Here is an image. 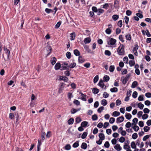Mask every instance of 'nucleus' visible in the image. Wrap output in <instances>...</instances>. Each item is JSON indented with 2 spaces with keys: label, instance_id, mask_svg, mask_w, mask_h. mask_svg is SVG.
Listing matches in <instances>:
<instances>
[{
  "label": "nucleus",
  "instance_id": "2",
  "mask_svg": "<svg viewBox=\"0 0 151 151\" xmlns=\"http://www.w3.org/2000/svg\"><path fill=\"white\" fill-rule=\"evenodd\" d=\"M124 46L121 44L118 48L117 52L119 55H123L124 54Z\"/></svg>",
  "mask_w": 151,
  "mask_h": 151
},
{
  "label": "nucleus",
  "instance_id": "10",
  "mask_svg": "<svg viewBox=\"0 0 151 151\" xmlns=\"http://www.w3.org/2000/svg\"><path fill=\"white\" fill-rule=\"evenodd\" d=\"M79 93L80 94L81 96L82 97L81 98V99L83 101H86V96L82 93L81 92H80Z\"/></svg>",
  "mask_w": 151,
  "mask_h": 151
},
{
  "label": "nucleus",
  "instance_id": "14",
  "mask_svg": "<svg viewBox=\"0 0 151 151\" xmlns=\"http://www.w3.org/2000/svg\"><path fill=\"white\" fill-rule=\"evenodd\" d=\"M84 42L85 44L88 43L91 41V39L90 37H88L85 38Z\"/></svg>",
  "mask_w": 151,
  "mask_h": 151
},
{
  "label": "nucleus",
  "instance_id": "19",
  "mask_svg": "<svg viewBox=\"0 0 151 151\" xmlns=\"http://www.w3.org/2000/svg\"><path fill=\"white\" fill-rule=\"evenodd\" d=\"M136 145L135 142L134 141L132 142L131 143V147L133 149H136Z\"/></svg>",
  "mask_w": 151,
  "mask_h": 151
},
{
  "label": "nucleus",
  "instance_id": "58",
  "mask_svg": "<svg viewBox=\"0 0 151 151\" xmlns=\"http://www.w3.org/2000/svg\"><path fill=\"white\" fill-rule=\"evenodd\" d=\"M131 124L130 122H128L125 125V127L127 128H129L131 127Z\"/></svg>",
  "mask_w": 151,
  "mask_h": 151
},
{
  "label": "nucleus",
  "instance_id": "28",
  "mask_svg": "<svg viewBox=\"0 0 151 151\" xmlns=\"http://www.w3.org/2000/svg\"><path fill=\"white\" fill-rule=\"evenodd\" d=\"M87 147V144L85 142H83L82 143L81 146V147L83 149H86Z\"/></svg>",
  "mask_w": 151,
  "mask_h": 151
},
{
  "label": "nucleus",
  "instance_id": "52",
  "mask_svg": "<svg viewBox=\"0 0 151 151\" xmlns=\"http://www.w3.org/2000/svg\"><path fill=\"white\" fill-rule=\"evenodd\" d=\"M14 114L13 113H10L9 114V118L11 119H14Z\"/></svg>",
  "mask_w": 151,
  "mask_h": 151
},
{
  "label": "nucleus",
  "instance_id": "22",
  "mask_svg": "<svg viewBox=\"0 0 151 151\" xmlns=\"http://www.w3.org/2000/svg\"><path fill=\"white\" fill-rule=\"evenodd\" d=\"M74 119L73 118H70L68 121V124H72L73 123Z\"/></svg>",
  "mask_w": 151,
  "mask_h": 151
},
{
  "label": "nucleus",
  "instance_id": "8",
  "mask_svg": "<svg viewBox=\"0 0 151 151\" xmlns=\"http://www.w3.org/2000/svg\"><path fill=\"white\" fill-rule=\"evenodd\" d=\"M114 148L117 151H120L122 149V148L119 144H116L114 147Z\"/></svg>",
  "mask_w": 151,
  "mask_h": 151
},
{
  "label": "nucleus",
  "instance_id": "32",
  "mask_svg": "<svg viewBox=\"0 0 151 151\" xmlns=\"http://www.w3.org/2000/svg\"><path fill=\"white\" fill-rule=\"evenodd\" d=\"M73 52L74 54L76 56H79L80 55L79 51L77 49L74 50Z\"/></svg>",
  "mask_w": 151,
  "mask_h": 151
},
{
  "label": "nucleus",
  "instance_id": "17",
  "mask_svg": "<svg viewBox=\"0 0 151 151\" xmlns=\"http://www.w3.org/2000/svg\"><path fill=\"white\" fill-rule=\"evenodd\" d=\"M138 85V83L137 81H134L131 87L132 88H135Z\"/></svg>",
  "mask_w": 151,
  "mask_h": 151
},
{
  "label": "nucleus",
  "instance_id": "47",
  "mask_svg": "<svg viewBox=\"0 0 151 151\" xmlns=\"http://www.w3.org/2000/svg\"><path fill=\"white\" fill-rule=\"evenodd\" d=\"M145 114H148L149 113L150 110L147 108H145L143 110Z\"/></svg>",
  "mask_w": 151,
  "mask_h": 151
},
{
  "label": "nucleus",
  "instance_id": "48",
  "mask_svg": "<svg viewBox=\"0 0 151 151\" xmlns=\"http://www.w3.org/2000/svg\"><path fill=\"white\" fill-rule=\"evenodd\" d=\"M150 129V127L148 126H145L144 128V130L145 132H147Z\"/></svg>",
  "mask_w": 151,
  "mask_h": 151
},
{
  "label": "nucleus",
  "instance_id": "40",
  "mask_svg": "<svg viewBox=\"0 0 151 151\" xmlns=\"http://www.w3.org/2000/svg\"><path fill=\"white\" fill-rule=\"evenodd\" d=\"M125 140V139L124 137H121L119 139V141L121 143L124 142Z\"/></svg>",
  "mask_w": 151,
  "mask_h": 151
},
{
  "label": "nucleus",
  "instance_id": "42",
  "mask_svg": "<svg viewBox=\"0 0 151 151\" xmlns=\"http://www.w3.org/2000/svg\"><path fill=\"white\" fill-rule=\"evenodd\" d=\"M141 139H137L136 141V144L137 145L140 147Z\"/></svg>",
  "mask_w": 151,
  "mask_h": 151
},
{
  "label": "nucleus",
  "instance_id": "15",
  "mask_svg": "<svg viewBox=\"0 0 151 151\" xmlns=\"http://www.w3.org/2000/svg\"><path fill=\"white\" fill-rule=\"evenodd\" d=\"M61 66V65L60 63H57L55 65V70H57L59 69Z\"/></svg>",
  "mask_w": 151,
  "mask_h": 151
},
{
  "label": "nucleus",
  "instance_id": "21",
  "mask_svg": "<svg viewBox=\"0 0 151 151\" xmlns=\"http://www.w3.org/2000/svg\"><path fill=\"white\" fill-rule=\"evenodd\" d=\"M97 14L98 15H100L101 14L103 13L104 12V10L101 9H98Z\"/></svg>",
  "mask_w": 151,
  "mask_h": 151
},
{
  "label": "nucleus",
  "instance_id": "46",
  "mask_svg": "<svg viewBox=\"0 0 151 151\" xmlns=\"http://www.w3.org/2000/svg\"><path fill=\"white\" fill-rule=\"evenodd\" d=\"M87 135V133L86 132H84L82 134L81 138L83 139H85Z\"/></svg>",
  "mask_w": 151,
  "mask_h": 151
},
{
  "label": "nucleus",
  "instance_id": "59",
  "mask_svg": "<svg viewBox=\"0 0 151 151\" xmlns=\"http://www.w3.org/2000/svg\"><path fill=\"white\" fill-rule=\"evenodd\" d=\"M109 6V4L108 3H105L103 5V8L107 9Z\"/></svg>",
  "mask_w": 151,
  "mask_h": 151
},
{
  "label": "nucleus",
  "instance_id": "24",
  "mask_svg": "<svg viewBox=\"0 0 151 151\" xmlns=\"http://www.w3.org/2000/svg\"><path fill=\"white\" fill-rule=\"evenodd\" d=\"M56 59L55 57H53L52 58L51 60V63L52 65H54L56 62Z\"/></svg>",
  "mask_w": 151,
  "mask_h": 151
},
{
  "label": "nucleus",
  "instance_id": "4",
  "mask_svg": "<svg viewBox=\"0 0 151 151\" xmlns=\"http://www.w3.org/2000/svg\"><path fill=\"white\" fill-rule=\"evenodd\" d=\"M139 47L137 45H135L134 47L133 48V52L134 53V55L136 56H137L138 53L137 50L138 49Z\"/></svg>",
  "mask_w": 151,
  "mask_h": 151
},
{
  "label": "nucleus",
  "instance_id": "61",
  "mask_svg": "<svg viewBox=\"0 0 151 151\" xmlns=\"http://www.w3.org/2000/svg\"><path fill=\"white\" fill-rule=\"evenodd\" d=\"M104 146L106 148H109L110 146L109 142L108 141L106 142L104 144Z\"/></svg>",
  "mask_w": 151,
  "mask_h": 151
},
{
  "label": "nucleus",
  "instance_id": "53",
  "mask_svg": "<svg viewBox=\"0 0 151 151\" xmlns=\"http://www.w3.org/2000/svg\"><path fill=\"white\" fill-rule=\"evenodd\" d=\"M99 80V76L98 75H96L93 79V82L94 83H96Z\"/></svg>",
  "mask_w": 151,
  "mask_h": 151
},
{
  "label": "nucleus",
  "instance_id": "41",
  "mask_svg": "<svg viewBox=\"0 0 151 151\" xmlns=\"http://www.w3.org/2000/svg\"><path fill=\"white\" fill-rule=\"evenodd\" d=\"M138 99L139 101H143L144 100V95H142L139 96L138 97Z\"/></svg>",
  "mask_w": 151,
  "mask_h": 151
},
{
  "label": "nucleus",
  "instance_id": "55",
  "mask_svg": "<svg viewBox=\"0 0 151 151\" xmlns=\"http://www.w3.org/2000/svg\"><path fill=\"white\" fill-rule=\"evenodd\" d=\"M143 112L142 111H140L138 112L137 114V117L139 118H140L141 116L142 115Z\"/></svg>",
  "mask_w": 151,
  "mask_h": 151
},
{
  "label": "nucleus",
  "instance_id": "35",
  "mask_svg": "<svg viewBox=\"0 0 151 151\" xmlns=\"http://www.w3.org/2000/svg\"><path fill=\"white\" fill-rule=\"evenodd\" d=\"M132 115L129 113H126L125 115L126 118L128 119H130L132 117Z\"/></svg>",
  "mask_w": 151,
  "mask_h": 151
},
{
  "label": "nucleus",
  "instance_id": "26",
  "mask_svg": "<svg viewBox=\"0 0 151 151\" xmlns=\"http://www.w3.org/2000/svg\"><path fill=\"white\" fill-rule=\"evenodd\" d=\"M112 31L110 28H107L105 30L106 33L108 35H110Z\"/></svg>",
  "mask_w": 151,
  "mask_h": 151
},
{
  "label": "nucleus",
  "instance_id": "18",
  "mask_svg": "<svg viewBox=\"0 0 151 151\" xmlns=\"http://www.w3.org/2000/svg\"><path fill=\"white\" fill-rule=\"evenodd\" d=\"M120 115V113L117 111H115L114 112L112 113V116H115V117H116L117 116Z\"/></svg>",
  "mask_w": 151,
  "mask_h": 151
},
{
  "label": "nucleus",
  "instance_id": "33",
  "mask_svg": "<svg viewBox=\"0 0 151 151\" xmlns=\"http://www.w3.org/2000/svg\"><path fill=\"white\" fill-rule=\"evenodd\" d=\"M76 65V64L75 63H73L70 64L68 66V68H74Z\"/></svg>",
  "mask_w": 151,
  "mask_h": 151
},
{
  "label": "nucleus",
  "instance_id": "25",
  "mask_svg": "<svg viewBox=\"0 0 151 151\" xmlns=\"http://www.w3.org/2000/svg\"><path fill=\"white\" fill-rule=\"evenodd\" d=\"M110 78L109 76L105 75L103 78L104 81L108 82Z\"/></svg>",
  "mask_w": 151,
  "mask_h": 151
},
{
  "label": "nucleus",
  "instance_id": "49",
  "mask_svg": "<svg viewBox=\"0 0 151 151\" xmlns=\"http://www.w3.org/2000/svg\"><path fill=\"white\" fill-rule=\"evenodd\" d=\"M114 69V65H111L109 67V71L110 72H113Z\"/></svg>",
  "mask_w": 151,
  "mask_h": 151
},
{
  "label": "nucleus",
  "instance_id": "27",
  "mask_svg": "<svg viewBox=\"0 0 151 151\" xmlns=\"http://www.w3.org/2000/svg\"><path fill=\"white\" fill-rule=\"evenodd\" d=\"M114 21L117 20L119 18V16L118 15L115 14L113 15L112 17Z\"/></svg>",
  "mask_w": 151,
  "mask_h": 151
},
{
  "label": "nucleus",
  "instance_id": "34",
  "mask_svg": "<svg viewBox=\"0 0 151 151\" xmlns=\"http://www.w3.org/2000/svg\"><path fill=\"white\" fill-rule=\"evenodd\" d=\"M88 124V122L86 121H84L82 122L81 124V125L82 127H86Z\"/></svg>",
  "mask_w": 151,
  "mask_h": 151
},
{
  "label": "nucleus",
  "instance_id": "62",
  "mask_svg": "<svg viewBox=\"0 0 151 151\" xmlns=\"http://www.w3.org/2000/svg\"><path fill=\"white\" fill-rule=\"evenodd\" d=\"M81 119L79 117H78L76 119V121L77 123H78L81 121Z\"/></svg>",
  "mask_w": 151,
  "mask_h": 151
},
{
  "label": "nucleus",
  "instance_id": "63",
  "mask_svg": "<svg viewBox=\"0 0 151 151\" xmlns=\"http://www.w3.org/2000/svg\"><path fill=\"white\" fill-rule=\"evenodd\" d=\"M79 145V144L78 142H75L73 145V147L74 148H76L78 147Z\"/></svg>",
  "mask_w": 151,
  "mask_h": 151
},
{
  "label": "nucleus",
  "instance_id": "7",
  "mask_svg": "<svg viewBox=\"0 0 151 151\" xmlns=\"http://www.w3.org/2000/svg\"><path fill=\"white\" fill-rule=\"evenodd\" d=\"M60 81H63L65 82H67L68 80V78L65 76H60L59 79Z\"/></svg>",
  "mask_w": 151,
  "mask_h": 151
},
{
  "label": "nucleus",
  "instance_id": "54",
  "mask_svg": "<svg viewBox=\"0 0 151 151\" xmlns=\"http://www.w3.org/2000/svg\"><path fill=\"white\" fill-rule=\"evenodd\" d=\"M103 96L105 98H107L109 96V94L106 92H104L103 94Z\"/></svg>",
  "mask_w": 151,
  "mask_h": 151
},
{
  "label": "nucleus",
  "instance_id": "3",
  "mask_svg": "<svg viewBox=\"0 0 151 151\" xmlns=\"http://www.w3.org/2000/svg\"><path fill=\"white\" fill-rule=\"evenodd\" d=\"M98 85L102 88H106V86H105L104 84V83L102 79L100 80Z\"/></svg>",
  "mask_w": 151,
  "mask_h": 151
},
{
  "label": "nucleus",
  "instance_id": "60",
  "mask_svg": "<svg viewBox=\"0 0 151 151\" xmlns=\"http://www.w3.org/2000/svg\"><path fill=\"white\" fill-rule=\"evenodd\" d=\"M104 107L103 106L100 107L98 109V112L99 113H101L104 109Z\"/></svg>",
  "mask_w": 151,
  "mask_h": 151
},
{
  "label": "nucleus",
  "instance_id": "16",
  "mask_svg": "<svg viewBox=\"0 0 151 151\" xmlns=\"http://www.w3.org/2000/svg\"><path fill=\"white\" fill-rule=\"evenodd\" d=\"M99 137L100 139H101V140H104L105 139V136L103 133L99 134Z\"/></svg>",
  "mask_w": 151,
  "mask_h": 151
},
{
  "label": "nucleus",
  "instance_id": "23",
  "mask_svg": "<svg viewBox=\"0 0 151 151\" xmlns=\"http://www.w3.org/2000/svg\"><path fill=\"white\" fill-rule=\"evenodd\" d=\"M132 122L133 123H132V125H136L138 122V119L137 118H135L133 119Z\"/></svg>",
  "mask_w": 151,
  "mask_h": 151
},
{
  "label": "nucleus",
  "instance_id": "51",
  "mask_svg": "<svg viewBox=\"0 0 151 151\" xmlns=\"http://www.w3.org/2000/svg\"><path fill=\"white\" fill-rule=\"evenodd\" d=\"M61 24V22L59 21L55 26V28L56 29L58 28L60 26Z\"/></svg>",
  "mask_w": 151,
  "mask_h": 151
},
{
  "label": "nucleus",
  "instance_id": "9",
  "mask_svg": "<svg viewBox=\"0 0 151 151\" xmlns=\"http://www.w3.org/2000/svg\"><path fill=\"white\" fill-rule=\"evenodd\" d=\"M4 50L5 52L6 53V55H7L8 57H9V56L10 55V51L9 50V49H7V48L4 47Z\"/></svg>",
  "mask_w": 151,
  "mask_h": 151
},
{
  "label": "nucleus",
  "instance_id": "1",
  "mask_svg": "<svg viewBox=\"0 0 151 151\" xmlns=\"http://www.w3.org/2000/svg\"><path fill=\"white\" fill-rule=\"evenodd\" d=\"M107 44L112 47H115L116 40V39L108 37L106 39Z\"/></svg>",
  "mask_w": 151,
  "mask_h": 151
},
{
  "label": "nucleus",
  "instance_id": "38",
  "mask_svg": "<svg viewBox=\"0 0 151 151\" xmlns=\"http://www.w3.org/2000/svg\"><path fill=\"white\" fill-rule=\"evenodd\" d=\"M98 116L96 114H95L92 116V119L93 121H95L98 119Z\"/></svg>",
  "mask_w": 151,
  "mask_h": 151
},
{
  "label": "nucleus",
  "instance_id": "6",
  "mask_svg": "<svg viewBox=\"0 0 151 151\" xmlns=\"http://www.w3.org/2000/svg\"><path fill=\"white\" fill-rule=\"evenodd\" d=\"M124 118L123 116H121L117 118L116 120V122L117 123H120L124 121Z\"/></svg>",
  "mask_w": 151,
  "mask_h": 151
},
{
  "label": "nucleus",
  "instance_id": "13",
  "mask_svg": "<svg viewBox=\"0 0 151 151\" xmlns=\"http://www.w3.org/2000/svg\"><path fill=\"white\" fill-rule=\"evenodd\" d=\"M78 60L79 62L81 63H82L84 62L85 61V59L81 56L79 57Z\"/></svg>",
  "mask_w": 151,
  "mask_h": 151
},
{
  "label": "nucleus",
  "instance_id": "37",
  "mask_svg": "<svg viewBox=\"0 0 151 151\" xmlns=\"http://www.w3.org/2000/svg\"><path fill=\"white\" fill-rule=\"evenodd\" d=\"M135 62L134 61L132 60H129V64L130 66L132 67L135 64Z\"/></svg>",
  "mask_w": 151,
  "mask_h": 151
},
{
  "label": "nucleus",
  "instance_id": "44",
  "mask_svg": "<svg viewBox=\"0 0 151 151\" xmlns=\"http://www.w3.org/2000/svg\"><path fill=\"white\" fill-rule=\"evenodd\" d=\"M137 137H138L137 134L136 133H134V134H133L132 136V139H137Z\"/></svg>",
  "mask_w": 151,
  "mask_h": 151
},
{
  "label": "nucleus",
  "instance_id": "57",
  "mask_svg": "<svg viewBox=\"0 0 151 151\" xmlns=\"http://www.w3.org/2000/svg\"><path fill=\"white\" fill-rule=\"evenodd\" d=\"M137 92L135 91L132 94V97L134 98H136L137 97Z\"/></svg>",
  "mask_w": 151,
  "mask_h": 151
},
{
  "label": "nucleus",
  "instance_id": "36",
  "mask_svg": "<svg viewBox=\"0 0 151 151\" xmlns=\"http://www.w3.org/2000/svg\"><path fill=\"white\" fill-rule=\"evenodd\" d=\"M138 107L140 109H142L144 108V105L141 102L139 103L138 104Z\"/></svg>",
  "mask_w": 151,
  "mask_h": 151
},
{
  "label": "nucleus",
  "instance_id": "20",
  "mask_svg": "<svg viewBox=\"0 0 151 151\" xmlns=\"http://www.w3.org/2000/svg\"><path fill=\"white\" fill-rule=\"evenodd\" d=\"M126 39L127 40H128L130 41L131 40V35L129 33H128L125 36Z\"/></svg>",
  "mask_w": 151,
  "mask_h": 151
},
{
  "label": "nucleus",
  "instance_id": "39",
  "mask_svg": "<svg viewBox=\"0 0 151 151\" xmlns=\"http://www.w3.org/2000/svg\"><path fill=\"white\" fill-rule=\"evenodd\" d=\"M105 54L108 56H110L111 55V52L109 50H106L105 51Z\"/></svg>",
  "mask_w": 151,
  "mask_h": 151
},
{
  "label": "nucleus",
  "instance_id": "11",
  "mask_svg": "<svg viewBox=\"0 0 151 151\" xmlns=\"http://www.w3.org/2000/svg\"><path fill=\"white\" fill-rule=\"evenodd\" d=\"M76 37V34L75 32L71 33L70 35V39L71 40H74Z\"/></svg>",
  "mask_w": 151,
  "mask_h": 151
},
{
  "label": "nucleus",
  "instance_id": "5",
  "mask_svg": "<svg viewBox=\"0 0 151 151\" xmlns=\"http://www.w3.org/2000/svg\"><path fill=\"white\" fill-rule=\"evenodd\" d=\"M139 68V65L138 64H136L135 65L134 68L135 69V72L138 75H139L140 73V71L138 69Z\"/></svg>",
  "mask_w": 151,
  "mask_h": 151
},
{
  "label": "nucleus",
  "instance_id": "45",
  "mask_svg": "<svg viewBox=\"0 0 151 151\" xmlns=\"http://www.w3.org/2000/svg\"><path fill=\"white\" fill-rule=\"evenodd\" d=\"M65 148L66 150H69L71 149V146L69 144L66 145L65 147Z\"/></svg>",
  "mask_w": 151,
  "mask_h": 151
},
{
  "label": "nucleus",
  "instance_id": "31",
  "mask_svg": "<svg viewBox=\"0 0 151 151\" xmlns=\"http://www.w3.org/2000/svg\"><path fill=\"white\" fill-rule=\"evenodd\" d=\"M110 91L111 92H116L118 91V89L117 88L114 87L111 88Z\"/></svg>",
  "mask_w": 151,
  "mask_h": 151
},
{
  "label": "nucleus",
  "instance_id": "43",
  "mask_svg": "<svg viewBox=\"0 0 151 151\" xmlns=\"http://www.w3.org/2000/svg\"><path fill=\"white\" fill-rule=\"evenodd\" d=\"M134 125V127H132V128L134 130L135 132L139 130V127L138 126H136V125Z\"/></svg>",
  "mask_w": 151,
  "mask_h": 151
},
{
  "label": "nucleus",
  "instance_id": "30",
  "mask_svg": "<svg viewBox=\"0 0 151 151\" xmlns=\"http://www.w3.org/2000/svg\"><path fill=\"white\" fill-rule=\"evenodd\" d=\"M107 104V102L106 99H104L101 101V104L104 106H106Z\"/></svg>",
  "mask_w": 151,
  "mask_h": 151
},
{
  "label": "nucleus",
  "instance_id": "12",
  "mask_svg": "<svg viewBox=\"0 0 151 151\" xmlns=\"http://www.w3.org/2000/svg\"><path fill=\"white\" fill-rule=\"evenodd\" d=\"M130 77L129 75L127 74L126 76V77L124 78L122 82L123 83H124V81H125L124 83H126L128 81L129 78Z\"/></svg>",
  "mask_w": 151,
  "mask_h": 151
},
{
  "label": "nucleus",
  "instance_id": "56",
  "mask_svg": "<svg viewBox=\"0 0 151 151\" xmlns=\"http://www.w3.org/2000/svg\"><path fill=\"white\" fill-rule=\"evenodd\" d=\"M66 56L67 58L69 59H70L71 58V54L70 52H68L66 54Z\"/></svg>",
  "mask_w": 151,
  "mask_h": 151
},
{
  "label": "nucleus",
  "instance_id": "50",
  "mask_svg": "<svg viewBox=\"0 0 151 151\" xmlns=\"http://www.w3.org/2000/svg\"><path fill=\"white\" fill-rule=\"evenodd\" d=\"M45 11L47 14L53 12L52 10L48 8L45 9Z\"/></svg>",
  "mask_w": 151,
  "mask_h": 151
},
{
  "label": "nucleus",
  "instance_id": "64",
  "mask_svg": "<svg viewBox=\"0 0 151 151\" xmlns=\"http://www.w3.org/2000/svg\"><path fill=\"white\" fill-rule=\"evenodd\" d=\"M145 96L148 98H151V93L150 92H147L145 94Z\"/></svg>",
  "mask_w": 151,
  "mask_h": 151
},
{
  "label": "nucleus",
  "instance_id": "29",
  "mask_svg": "<svg viewBox=\"0 0 151 151\" xmlns=\"http://www.w3.org/2000/svg\"><path fill=\"white\" fill-rule=\"evenodd\" d=\"M92 92L95 94L98 93L99 92V90L97 88H93L92 90Z\"/></svg>",
  "mask_w": 151,
  "mask_h": 151
}]
</instances>
